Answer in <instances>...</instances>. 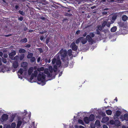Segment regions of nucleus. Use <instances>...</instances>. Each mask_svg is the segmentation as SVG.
Listing matches in <instances>:
<instances>
[{
  "instance_id": "obj_3",
  "label": "nucleus",
  "mask_w": 128,
  "mask_h": 128,
  "mask_svg": "<svg viewBox=\"0 0 128 128\" xmlns=\"http://www.w3.org/2000/svg\"><path fill=\"white\" fill-rule=\"evenodd\" d=\"M46 75L42 73V74L39 73L38 75L37 79L38 81H40L41 82H43L46 78Z\"/></svg>"
},
{
  "instance_id": "obj_31",
  "label": "nucleus",
  "mask_w": 128,
  "mask_h": 128,
  "mask_svg": "<svg viewBox=\"0 0 128 128\" xmlns=\"http://www.w3.org/2000/svg\"><path fill=\"white\" fill-rule=\"evenodd\" d=\"M72 51L71 49L68 50V54L69 56H71L72 55Z\"/></svg>"
},
{
  "instance_id": "obj_35",
  "label": "nucleus",
  "mask_w": 128,
  "mask_h": 128,
  "mask_svg": "<svg viewBox=\"0 0 128 128\" xmlns=\"http://www.w3.org/2000/svg\"><path fill=\"white\" fill-rule=\"evenodd\" d=\"M78 123L80 124H82V125H84V123L83 122V121L82 120H80V119L78 120Z\"/></svg>"
},
{
  "instance_id": "obj_54",
  "label": "nucleus",
  "mask_w": 128,
  "mask_h": 128,
  "mask_svg": "<svg viewBox=\"0 0 128 128\" xmlns=\"http://www.w3.org/2000/svg\"><path fill=\"white\" fill-rule=\"evenodd\" d=\"M44 36H41L40 37V40H43V39H44Z\"/></svg>"
},
{
  "instance_id": "obj_45",
  "label": "nucleus",
  "mask_w": 128,
  "mask_h": 128,
  "mask_svg": "<svg viewBox=\"0 0 128 128\" xmlns=\"http://www.w3.org/2000/svg\"><path fill=\"white\" fill-rule=\"evenodd\" d=\"M38 50L40 53H42L43 52V50L42 48H38Z\"/></svg>"
},
{
  "instance_id": "obj_26",
  "label": "nucleus",
  "mask_w": 128,
  "mask_h": 128,
  "mask_svg": "<svg viewBox=\"0 0 128 128\" xmlns=\"http://www.w3.org/2000/svg\"><path fill=\"white\" fill-rule=\"evenodd\" d=\"M107 24V22L106 21H104L102 23V26L104 28L106 26Z\"/></svg>"
},
{
  "instance_id": "obj_38",
  "label": "nucleus",
  "mask_w": 128,
  "mask_h": 128,
  "mask_svg": "<svg viewBox=\"0 0 128 128\" xmlns=\"http://www.w3.org/2000/svg\"><path fill=\"white\" fill-rule=\"evenodd\" d=\"M53 70L52 66H50L49 67V70L50 72L52 73V72Z\"/></svg>"
},
{
  "instance_id": "obj_4",
  "label": "nucleus",
  "mask_w": 128,
  "mask_h": 128,
  "mask_svg": "<svg viewBox=\"0 0 128 128\" xmlns=\"http://www.w3.org/2000/svg\"><path fill=\"white\" fill-rule=\"evenodd\" d=\"M95 34L93 32H90V35L88 34L86 36V38L88 40V42H91L93 44L94 42V40L92 38L94 37Z\"/></svg>"
},
{
  "instance_id": "obj_59",
  "label": "nucleus",
  "mask_w": 128,
  "mask_h": 128,
  "mask_svg": "<svg viewBox=\"0 0 128 128\" xmlns=\"http://www.w3.org/2000/svg\"><path fill=\"white\" fill-rule=\"evenodd\" d=\"M80 30H78L76 32V34H78L80 33Z\"/></svg>"
},
{
  "instance_id": "obj_33",
  "label": "nucleus",
  "mask_w": 128,
  "mask_h": 128,
  "mask_svg": "<svg viewBox=\"0 0 128 128\" xmlns=\"http://www.w3.org/2000/svg\"><path fill=\"white\" fill-rule=\"evenodd\" d=\"M95 124L98 126H99L100 125V122L98 120H97L95 122Z\"/></svg>"
},
{
  "instance_id": "obj_41",
  "label": "nucleus",
  "mask_w": 128,
  "mask_h": 128,
  "mask_svg": "<svg viewBox=\"0 0 128 128\" xmlns=\"http://www.w3.org/2000/svg\"><path fill=\"white\" fill-rule=\"evenodd\" d=\"M18 12L20 14L24 16L25 15V13L23 11L20 10Z\"/></svg>"
},
{
  "instance_id": "obj_40",
  "label": "nucleus",
  "mask_w": 128,
  "mask_h": 128,
  "mask_svg": "<svg viewBox=\"0 0 128 128\" xmlns=\"http://www.w3.org/2000/svg\"><path fill=\"white\" fill-rule=\"evenodd\" d=\"M16 126V124L15 122H13L11 124L12 128H15Z\"/></svg>"
},
{
  "instance_id": "obj_50",
  "label": "nucleus",
  "mask_w": 128,
  "mask_h": 128,
  "mask_svg": "<svg viewBox=\"0 0 128 128\" xmlns=\"http://www.w3.org/2000/svg\"><path fill=\"white\" fill-rule=\"evenodd\" d=\"M2 61L4 64H6L7 62L5 58H3L2 59Z\"/></svg>"
},
{
  "instance_id": "obj_42",
  "label": "nucleus",
  "mask_w": 128,
  "mask_h": 128,
  "mask_svg": "<svg viewBox=\"0 0 128 128\" xmlns=\"http://www.w3.org/2000/svg\"><path fill=\"white\" fill-rule=\"evenodd\" d=\"M42 2H44V3L42 2H40L39 3H40V5H42L43 4H45V3H46V0H42L41 1Z\"/></svg>"
},
{
  "instance_id": "obj_6",
  "label": "nucleus",
  "mask_w": 128,
  "mask_h": 128,
  "mask_svg": "<svg viewBox=\"0 0 128 128\" xmlns=\"http://www.w3.org/2000/svg\"><path fill=\"white\" fill-rule=\"evenodd\" d=\"M8 118V115L6 114H3L1 117L0 120L2 122L6 121Z\"/></svg>"
},
{
  "instance_id": "obj_53",
  "label": "nucleus",
  "mask_w": 128,
  "mask_h": 128,
  "mask_svg": "<svg viewBox=\"0 0 128 128\" xmlns=\"http://www.w3.org/2000/svg\"><path fill=\"white\" fill-rule=\"evenodd\" d=\"M40 19L42 20H46L45 18L44 17L42 16V17H40Z\"/></svg>"
},
{
  "instance_id": "obj_13",
  "label": "nucleus",
  "mask_w": 128,
  "mask_h": 128,
  "mask_svg": "<svg viewBox=\"0 0 128 128\" xmlns=\"http://www.w3.org/2000/svg\"><path fill=\"white\" fill-rule=\"evenodd\" d=\"M121 114V112L118 110L116 111V113L114 114V118H115L116 116L118 117L120 116Z\"/></svg>"
},
{
  "instance_id": "obj_28",
  "label": "nucleus",
  "mask_w": 128,
  "mask_h": 128,
  "mask_svg": "<svg viewBox=\"0 0 128 128\" xmlns=\"http://www.w3.org/2000/svg\"><path fill=\"white\" fill-rule=\"evenodd\" d=\"M24 70L22 68H20L18 71V73H20V75L22 74L24 72Z\"/></svg>"
},
{
  "instance_id": "obj_7",
  "label": "nucleus",
  "mask_w": 128,
  "mask_h": 128,
  "mask_svg": "<svg viewBox=\"0 0 128 128\" xmlns=\"http://www.w3.org/2000/svg\"><path fill=\"white\" fill-rule=\"evenodd\" d=\"M70 47L72 48V50L76 51L78 48V46H76L74 42H73L71 44Z\"/></svg>"
},
{
  "instance_id": "obj_63",
  "label": "nucleus",
  "mask_w": 128,
  "mask_h": 128,
  "mask_svg": "<svg viewBox=\"0 0 128 128\" xmlns=\"http://www.w3.org/2000/svg\"><path fill=\"white\" fill-rule=\"evenodd\" d=\"M33 32V30H30L28 31V32Z\"/></svg>"
},
{
  "instance_id": "obj_20",
  "label": "nucleus",
  "mask_w": 128,
  "mask_h": 128,
  "mask_svg": "<svg viewBox=\"0 0 128 128\" xmlns=\"http://www.w3.org/2000/svg\"><path fill=\"white\" fill-rule=\"evenodd\" d=\"M87 40H88L86 38H84L81 40V42L83 44H84L87 42Z\"/></svg>"
},
{
  "instance_id": "obj_1",
  "label": "nucleus",
  "mask_w": 128,
  "mask_h": 128,
  "mask_svg": "<svg viewBox=\"0 0 128 128\" xmlns=\"http://www.w3.org/2000/svg\"><path fill=\"white\" fill-rule=\"evenodd\" d=\"M52 62L53 64H54L56 63V66H58L59 67H60L61 64V62L60 59V56L58 54H57L56 56L52 59Z\"/></svg>"
},
{
  "instance_id": "obj_8",
  "label": "nucleus",
  "mask_w": 128,
  "mask_h": 128,
  "mask_svg": "<svg viewBox=\"0 0 128 128\" xmlns=\"http://www.w3.org/2000/svg\"><path fill=\"white\" fill-rule=\"evenodd\" d=\"M16 54V52L15 50H12L11 52L8 54L10 58H13Z\"/></svg>"
},
{
  "instance_id": "obj_30",
  "label": "nucleus",
  "mask_w": 128,
  "mask_h": 128,
  "mask_svg": "<svg viewBox=\"0 0 128 128\" xmlns=\"http://www.w3.org/2000/svg\"><path fill=\"white\" fill-rule=\"evenodd\" d=\"M53 70L54 72H56L57 70V66L56 65H55L54 66Z\"/></svg>"
},
{
  "instance_id": "obj_25",
  "label": "nucleus",
  "mask_w": 128,
  "mask_h": 128,
  "mask_svg": "<svg viewBox=\"0 0 128 128\" xmlns=\"http://www.w3.org/2000/svg\"><path fill=\"white\" fill-rule=\"evenodd\" d=\"M27 40L26 38H24V39L21 40L20 41V42L21 43H26L27 42Z\"/></svg>"
},
{
  "instance_id": "obj_24",
  "label": "nucleus",
  "mask_w": 128,
  "mask_h": 128,
  "mask_svg": "<svg viewBox=\"0 0 128 128\" xmlns=\"http://www.w3.org/2000/svg\"><path fill=\"white\" fill-rule=\"evenodd\" d=\"M106 114L108 115H111L112 113V112L110 110H108L106 111Z\"/></svg>"
},
{
  "instance_id": "obj_44",
  "label": "nucleus",
  "mask_w": 128,
  "mask_h": 128,
  "mask_svg": "<svg viewBox=\"0 0 128 128\" xmlns=\"http://www.w3.org/2000/svg\"><path fill=\"white\" fill-rule=\"evenodd\" d=\"M19 58V57L18 55H17L15 56L14 58V60H17Z\"/></svg>"
},
{
  "instance_id": "obj_48",
  "label": "nucleus",
  "mask_w": 128,
  "mask_h": 128,
  "mask_svg": "<svg viewBox=\"0 0 128 128\" xmlns=\"http://www.w3.org/2000/svg\"><path fill=\"white\" fill-rule=\"evenodd\" d=\"M34 77V76L32 74L30 78V80L31 81L33 79Z\"/></svg>"
},
{
  "instance_id": "obj_11",
  "label": "nucleus",
  "mask_w": 128,
  "mask_h": 128,
  "mask_svg": "<svg viewBox=\"0 0 128 128\" xmlns=\"http://www.w3.org/2000/svg\"><path fill=\"white\" fill-rule=\"evenodd\" d=\"M84 120L86 124H88L90 121L89 118L87 116H86L84 118Z\"/></svg>"
},
{
  "instance_id": "obj_64",
  "label": "nucleus",
  "mask_w": 128,
  "mask_h": 128,
  "mask_svg": "<svg viewBox=\"0 0 128 128\" xmlns=\"http://www.w3.org/2000/svg\"><path fill=\"white\" fill-rule=\"evenodd\" d=\"M86 34H86V32H85V33H84V34H83V36H84L85 37V36H86Z\"/></svg>"
},
{
  "instance_id": "obj_22",
  "label": "nucleus",
  "mask_w": 128,
  "mask_h": 128,
  "mask_svg": "<svg viewBox=\"0 0 128 128\" xmlns=\"http://www.w3.org/2000/svg\"><path fill=\"white\" fill-rule=\"evenodd\" d=\"M26 52V50L22 48L20 49L19 50V52L20 53H25Z\"/></svg>"
},
{
  "instance_id": "obj_29",
  "label": "nucleus",
  "mask_w": 128,
  "mask_h": 128,
  "mask_svg": "<svg viewBox=\"0 0 128 128\" xmlns=\"http://www.w3.org/2000/svg\"><path fill=\"white\" fill-rule=\"evenodd\" d=\"M33 54L32 53H30L28 54L27 56V58H30L32 57Z\"/></svg>"
},
{
  "instance_id": "obj_47",
  "label": "nucleus",
  "mask_w": 128,
  "mask_h": 128,
  "mask_svg": "<svg viewBox=\"0 0 128 128\" xmlns=\"http://www.w3.org/2000/svg\"><path fill=\"white\" fill-rule=\"evenodd\" d=\"M18 20L22 21L23 20V18L22 16H21L18 18Z\"/></svg>"
},
{
  "instance_id": "obj_32",
  "label": "nucleus",
  "mask_w": 128,
  "mask_h": 128,
  "mask_svg": "<svg viewBox=\"0 0 128 128\" xmlns=\"http://www.w3.org/2000/svg\"><path fill=\"white\" fill-rule=\"evenodd\" d=\"M22 122L21 121L18 120V124L17 125V127H20L21 125Z\"/></svg>"
},
{
  "instance_id": "obj_39",
  "label": "nucleus",
  "mask_w": 128,
  "mask_h": 128,
  "mask_svg": "<svg viewBox=\"0 0 128 128\" xmlns=\"http://www.w3.org/2000/svg\"><path fill=\"white\" fill-rule=\"evenodd\" d=\"M102 26L101 25H99L98 26L97 28V29H98V30L101 31L102 30Z\"/></svg>"
},
{
  "instance_id": "obj_37",
  "label": "nucleus",
  "mask_w": 128,
  "mask_h": 128,
  "mask_svg": "<svg viewBox=\"0 0 128 128\" xmlns=\"http://www.w3.org/2000/svg\"><path fill=\"white\" fill-rule=\"evenodd\" d=\"M46 74L48 77H51L52 76V74H50L48 72V71L47 72H46Z\"/></svg>"
},
{
  "instance_id": "obj_17",
  "label": "nucleus",
  "mask_w": 128,
  "mask_h": 128,
  "mask_svg": "<svg viewBox=\"0 0 128 128\" xmlns=\"http://www.w3.org/2000/svg\"><path fill=\"white\" fill-rule=\"evenodd\" d=\"M107 22V24H106V26L108 27H110V24H112L114 22V21H112V20H110V22L109 21H106Z\"/></svg>"
},
{
  "instance_id": "obj_10",
  "label": "nucleus",
  "mask_w": 128,
  "mask_h": 128,
  "mask_svg": "<svg viewBox=\"0 0 128 128\" xmlns=\"http://www.w3.org/2000/svg\"><path fill=\"white\" fill-rule=\"evenodd\" d=\"M89 118L90 121H93L95 118V116L93 114H91Z\"/></svg>"
},
{
  "instance_id": "obj_49",
  "label": "nucleus",
  "mask_w": 128,
  "mask_h": 128,
  "mask_svg": "<svg viewBox=\"0 0 128 128\" xmlns=\"http://www.w3.org/2000/svg\"><path fill=\"white\" fill-rule=\"evenodd\" d=\"M110 123L112 124H114L115 121L114 122L113 120H112L110 121Z\"/></svg>"
},
{
  "instance_id": "obj_61",
  "label": "nucleus",
  "mask_w": 128,
  "mask_h": 128,
  "mask_svg": "<svg viewBox=\"0 0 128 128\" xmlns=\"http://www.w3.org/2000/svg\"><path fill=\"white\" fill-rule=\"evenodd\" d=\"M46 32H44V31H42V32H40V34H43L44 33H45Z\"/></svg>"
},
{
  "instance_id": "obj_5",
  "label": "nucleus",
  "mask_w": 128,
  "mask_h": 128,
  "mask_svg": "<svg viewBox=\"0 0 128 128\" xmlns=\"http://www.w3.org/2000/svg\"><path fill=\"white\" fill-rule=\"evenodd\" d=\"M72 10L70 9L68 7L66 8L65 9V12L64 13V16H71L72 15Z\"/></svg>"
},
{
  "instance_id": "obj_27",
  "label": "nucleus",
  "mask_w": 128,
  "mask_h": 128,
  "mask_svg": "<svg viewBox=\"0 0 128 128\" xmlns=\"http://www.w3.org/2000/svg\"><path fill=\"white\" fill-rule=\"evenodd\" d=\"M24 54H21L20 56L19 57L20 60H22L24 58Z\"/></svg>"
},
{
  "instance_id": "obj_43",
  "label": "nucleus",
  "mask_w": 128,
  "mask_h": 128,
  "mask_svg": "<svg viewBox=\"0 0 128 128\" xmlns=\"http://www.w3.org/2000/svg\"><path fill=\"white\" fill-rule=\"evenodd\" d=\"M117 17V16L114 15L113 16L112 18V20L113 21H114L116 19Z\"/></svg>"
},
{
  "instance_id": "obj_23",
  "label": "nucleus",
  "mask_w": 128,
  "mask_h": 128,
  "mask_svg": "<svg viewBox=\"0 0 128 128\" xmlns=\"http://www.w3.org/2000/svg\"><path fill=\"white\" fill-rule=\"evenodd\" d=\"M128 18L127 16L126 15H123L122 16V19L124 21H126Z\"/></svg>"
},
{
  "instance_id": "obj_56",
  "label": "nucleus",
  "mask_w": 128,
  "mask_h": 128,
  "mask_svg": "<svg viewBox=\"0 0 128 128\" xmlns=\"http://www.w3.org/2000/svg\"><path fill=\"white\" fill-rule=\"evenodd\" d=\"M49 42V40L47 38L46 40V44H48Z\"/></svg>"
},
{
  "instance_id": "obj_60",
  "label": "nucleus",
  "mask_w": 128,
  "mask_h": 128,
  "mask_svg": "<svg viewBox=\"0 0 128 128\" xmlns=\"http://www.w3.org/2000/svg\"><path fill=\"white\" fill-rule=\"evenodd\" d=\"M15 8L16 10H18L19 8V6L18 5H16L15 6Z\"/></svg>"
},
{
  "instance_id": "obj_62",
  "label": "nucleus",
  "mask_w": 128,
  "mask_h": 128,
  "mask_svg": "<svg viewBox=\"0 0 128 128\" xmlns=\"http://www.w3.org/2000/svg\"><path fill=\"white\" fill-rule=\"evenodd\" d=\"M3 55L2 53L1 52H0V56H2Z\"/></svg>"
},
{
  "instance_id": "obj_46",
  "label": "nucleus",
  "mask_w": 128,
  "mask_h": 128,
  "mask_svg": "<svg viewBox=\"0 0 128 128\" xmlns=\"http://www.w3.org/2000/svg\"><path fill=\"white\" fill-rule=\"evenodd\" d=\"M98 29H96V33L98 34H100V32Z\"/></svg>"
},
{
  "instance_id": "obj_2",
  "label": "nucleus",
  "mask_w": 128,
  "mask_h": 128,
  "mask_svg": "<svg viewBox=\"0 0 128 128\" xmlns=\"http://www.w3.org/2000/svg\"><path fill=\"white\" fill-rule=\"evenodd\" d=\"M60 54V58L62 61L64 62L65 60V58L67 56V52L66 50H64L62 49L59 52V53Z\"/></svg>"
},
{
  "instance_id": "obj_51",
  "label": "nucleus",
  "mask_w": 128,
  "mask_h": 128,
  "mask_svg": "<svg viewBox=\"0 0 128 128\" xmlns=\"http://www.w3.org/2000/svg\"><path fill=\"white\" fill-rule=\"evenodd\" d=\"M42 68H38L37 69V71H40L41 70L42 71L43 70V69H42Z\"/></svg>"
},
{
  "instance_id": "obj_36",
  "label": "nucleus",
  "mask_w": 128,
  "mask_h": 128,
  "mask_svg": "<svg viewBox=\"0 0 128 128\" xmlns=\"http://www.w3.org/2000/svg\"><path fill=\"white\" fill-rule=\"evenodd\" d=\"M35 61V58L34 57H32L31 58L30 61L32 62H33Z\"/></svg>"
},
{
  "instance_id": "obj_16",
  "label": "nucleus",
  "mask_w": 128,
  "mask_h": 128,
  "mask_svg": "<svg viewBox=\"0 0 128 128\" xmlns=\"http://www.w3.org/2000/svg\"><path fill=\"white\" fill-rule=\"evenodd\" d=\"M124 119L123 120H125L126 121H128V114L126 113L124 114Z\"/></svg>"
},
{
  "instance_id": "obj_14",
  "label": "nucleus",
  "mask_w": 128,
  "mask_h": 128,
  "mask_svg": "<svg viewBox=\"0 0 128 128\" xmlns=\"http://www.w3.org/2000/svg\"><path fill=\"white\" fill-rule=\"evenodd\" d=\"M34 70V68L32 67L30 68L28 70V74L29 75H30L32 72Z\"/></svg>"
},
{
  "instance_id": "obj_34",
  "label": "nucleus",
  "mask_w": 128,
  "mask_h": 128,
  "mask_svg": "<svg viewBox=\"0 0 128 128\" xmlns=\"http://www.w3.org/2000/svg\"><path fill=\"white\" fill-rule=\"evenodd\" d=\"M32 74L34 75L35 77H36L38 74V72L36 70L34 71V73H33Z\"/></svg>"
},
{
  "instance_id": "obj_52",
  "label": "nucleus",
  "mask_w": 128,
  "mask_h": 128,
  "mask_svg": "<svg viewBox=\"0 0 128 128\" xmlns=\"http://www.w3.org/2000/svg\"><path fill=\"white\" fill-rule=\"evenodd\" d=\"M31 46V45L30 44H28L26 45L25 47L26 48H29Z\"/></svg>"
},
{
  "instance_id": "obj_57",
  "label": "nucleus",
  "mask_w": 128,
  "mask_h": 128,
  "mask_svg": "<svg viewBox=\"0 0 128 128\" xmlns=\"http://www.w3.org/2000/svg\"><path fill=\"white\" fill-rule=\"evenodd\" d=\"M4 56L5 58H7L8 57V55L6 54H4Z\"/></svg>"
},
{
  "instance_id": "obj_55",
  "label": "nucleus",
  "mask_w": 128,
  "mask_h": 128,
  "mask_svg": "<svg viewBox=\"0 0 128 128\" xmlns=\"http://www.w3.org/2000/svg\"><path fill=\"white\" fill-rule=\"evenodd\" d=\"M40 57H38L37 60V62H39L40 61Z\"/></svg>"
},
{
  "instance_id": "obj_19",
  "label": "nucleus",
  "mask_w": 128,
  "mask_h": 128,
  "mask_svg": "<svg viewBox=\"0 0 128 128\" xmlns=\"http://www.w3.org/2000/svg\"><path fill=\"white\" fill-rule=\"evenodd\" d=\"M114 124L115 126H120V122L118 120H117L115 121Z\"/></svg>"
},
{
  "instance_id": "obj_9",
  "label": "nucleus",
  "mask_w": 128,
  "mask_h": 128,
  "mask_svg": "<svg viewBox=\"0 0 128 128\" xmlns=\"http://www.w3.org/2000/svg\"><path fill=\"white\" fill-rule=\"evenodd\" d=\"M18 66V63L17 61H15L13 63V66L15 68H17Z\"/></svg>"
},
{
  "instance_id": "obj_12",
  "label": "nucleus",
  "mask_w": 128,
  "mask_h": 128,
  "mask_svg": "<svg viewBox=\"0 0 128 128\" xmlns=\"http://www.w3.org/2000/svg\"><path fill=\"white\" fill-rule=\"evenodd\" d=\"M28 64L27 62H24L22 63L21 64V66L23 68H26L28 66Z\"/></svg>"
},
{
  "instance_id": "obj_58",
  "label": "nucleus",
  "mask_w": 128,
  "mask_h": 128,
  "mask_svg": "<svg viewBox=\"0 0 128 128\" xmlns=\"http://www.w3.org/2000/svg\"><path fill=\"white\" fill-rule=\"evenodd\" d=\"M103 128H108V127L105 124L103 126Z\"/></svg>"
},
{
  "instance_id": "obj_15",
  "label": "nucleus",
  "mask_w": 128,
  "mask_h": 128,
  "mask_svg": "<svg viewBox=\"0 0 128 128\" xmlns=\"http://www.w3.org/2000/svg\"><path fill=\"white\" fill-rule=\"evenodd\" d=\"M84 39L83 37H80L78 38L77 39L76 41V44H78L81 41V40Z\"/></svg>"
},
{
  "instance_id": "obj_21",
  "label": "nucleus",
  "mask_w": 128,
  "mask_h": 128,
  "mask_svg": "<svg viewBox=\"0 0 128 128\" xmlns=\"http://www.w3.org/2000/svg\"><path fill=\"white\" fill-rule=\"evenodd\" d=\"M68 59L67 60H66L64 62V67L65 68L67 67L68 64L69 62H68Z\"/></svg>"
},
{
  "instance_id": "obj_18",
  "label": "nucleus",
  "mask_w": 128,
  "mask_h": 128,
  "mask_svg": "<svg viewBox=\"0 0 128 128\" xmlns=\"http://www.w3.org/2000/svg\"><path fill=\"white\" fill-rule=\"evenodd\" d=\"M117 30V28L116 26H114L112 28L110 29V31L112 32H114L116 31Z\"/></svg>"
}]
</instances>
